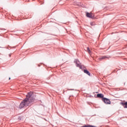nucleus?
<instances>
[{
	"instance_id": "nucleus-5",
	"label": "nucleus",
	"mask_w": 127,
	"mask_h": 127,
	"mask_svg": "<svg viewBox=\"0 0 127 127\" xmlns=\"http://www.w3.org/2000/svg\"><path fill=\"white\" fill-rule=\"evenodd\" d=\"M97 98H101V99H104V95L103 94H97Z\"/></svg>"
},
{
	"instance_id": "nucleus-9",
	"label": "nucleus",
	"mask_w": 127,
	"mask_h": 127,
	"mask_svg": "<svg viewBox=\"0 0 127 127\" xmlns=\"http://www.w3.org/2000/svg\"><path fill=\"white\" fill-rule=\"evenodd\" d=\"M87 51L89 54H91V50H90V49L89 48H87Z\"/></svg>"
},
{
	"instance_id": "nucleus-11",
	"label": "nucleus",
	"mask_w": 127,
	"mask_h": 127,
	"mask_svg": "<svg viewBox=\"0 0 127 127\" xmlns=\"http://www.w3.org/2000/svg\"><path fill=\"white\" fill-rule=\"evenodd\" d=\"M9 80H10V78H9Z\"/></svg>"
},
{
	"instance_id": "nucleus-12",
	"label": "nucleus",
	"mask_w": 127,
	"mask_h": 127,
	"mask_svg": "<svg viewBox=\"0 0 127 127\" xmlns=\"http://www.w3.org/2000/svg\"><path fill=\"white\" fill-rule=\"evenodd\" d=\"M9 57H10V55H9Z\"/></svg>"
},
{
	"instance_id": "nucleus-4",
	"label": "nucleus",
	"mask_w": 127,
	"mask_h": 127,
	"mask_svg": "<svg viewBox=\"0 0 127 127\" xmlns=\"http://www.w3.org/2000/svg\"><path fill=\"white\" fill-rule=\"evenodd\" d=\"M86 16L87 17H90V18H93V14H92V13L87 12L86 13Z\"/></svg>"
},
{
	"instance_id": "nucleus-6",
	"label": "nucleus",
	"mask_w": 127,
	"mask_h": 127,
	"mask_svg": "<svg viewBox=\"0 0 127 127\" xmlns=\"http://www.w3.org/2000/svg\"><path fill=\"white\" fill-rule=\"evenodd\" d=\"M84 72L85 73V74H87V75H88V76L90 75V72H89V71H88L87 69H84Z\"/></svg>"
},
{
	"instance_id": "nucleus-8",
	"label": "nucleus",
	"mask_w": 127,
	"mask_h": 127,
	"mask_svg": "<svg viewBox=\"0 0 127 127\" xmlns=\"http://www.w3.org/2000/svg\"><path fill=\"white\" fill-rule=\"evenodd\" d=\"M123 106L124 108H127V102H125L124 103H123Z\"/></svg>"
},
{
	"instance_id": "nucleus-1",
	"label": "nucleus",
	"mask_w": 127,
	"mask_h": 127,
	"mask_svg": "<svg viewBox=\"0 0 127 127\" xmlns=\"http://www.w3.org/2000/svg\"><path fill=\"white\" fill-rule=\"evenodd\" d=\"M32 102H34V98L32 97V92H29L26 95V98L22 101L19 105V108H24L28 106H31Z\"/></svg>"
},
{
	"instance_id": "nucleus-3",
	"label": "nucleus",
	"mask_w": 127,
	"mask_h": 127,
	"mask_svg": "<svg viewBox=\"0 0 127 127\" xmlns=\"http://www.w3.org/2000/svg\"><path fill=\"white\" fill-rule=\"evenodd\" d=\"M74 62L76 64L77 67H79V68H81V64L78 60H75Z\"/></svg>"
},
{
	"instance_id": "nucleus-2",
	"label": "nucleus",
	"mask_w": 127,
	"mask_h": 127,
	"mask_svg": "<svg viewBox=\"0 0 127 127\" xmlns=\"http://www.w3.org/2000/svg\"><path fill=\"white\" fill-rule=\"evenodd\" d=\"M103 102L106 104V105H111V101L106 98L102 99Z\"/></svg>"
},
{
	"instance_id": "nucleus-7",
	"label": "nucleus",
	"mask_w": 127,
	"mask_h": 127,
	"mask_svg": "<svg viewBox=\"0 0 127 127\" xmlns=\"http://www.w3.org/2000/svg\"><path fill=\"white\" fill-rule=\"evenodd\" d=\"M106 58H109V57L105 56H103L101 58H99V60H103L104 59H106Z\"/></svg>"
},
{
	"instance_id": "nucleus-10",
	"label": "nucleus",
	"mask_w": 127,
	"mask_h": 127,
	"mask_svg": "<svg viewBox=\"0 0 127 127\" xmlns=\"http://www.w3.org/2000/svg\"><path fill=\"white\" fill-rule=\"evenodd\" d=\"M91 25H93V24H92V23H91Z\"/></svg>"
}]
</instances>
